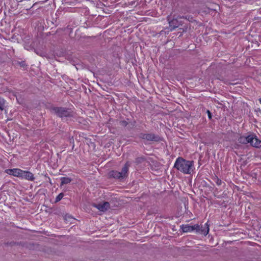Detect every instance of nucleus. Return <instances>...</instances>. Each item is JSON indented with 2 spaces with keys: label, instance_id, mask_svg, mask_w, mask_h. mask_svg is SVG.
<instances>
[{
  "label": "nucleus",
  "instance_id": "nucleus-1",
  "mask_svg": "<svg viewBox=\"0 0 261 261\" xmlns=\"http://www.w3.org/2000/svg\"><path fill=\"white\" fill-rule=\"evenodd\" d=\"M174 167L184 174H190L194 169L193 161H187L182 158H178Z\"/></svg>",
  "mask_w": 261,
  "mask_h": 261
},
{
  "label": "nucleus",
  "instance_id": "nucleus-2",
  "mask_svg": "<svg viewBox=\"0 0 261 261\" xmlns=\"http://www.w3.org/2000/svg\"><path fill=\"white\" fill-rule=\"evenodd\" d=\"M239 141L242 143H250L251 145L255 147L261 146V141L258 140L256 136L254 135H249L247 137H241L239 139Z\"/></svg>",
  "mask_w": 261,
  "mask_h": 261
},
{
  "label": "nucleus",
  "instance_id": "nucleus-3",
  "mask_svg": "<svg viewBox=\"0 0 261 261\" xmlns=\"http://www.w3.org/2000/svg\"><path fill=\"white\" fill-rule=\"evenodd\" d=\"M129 165L126 163L123 167L121 172L112 171L110 172V176L115 178L121 179L126 177L127 175V171Z\"/></svg>",
  "mask_w": 261,
  "mask_h": 261
},
{
  "label": "nucleus",
  "instance_id": "nucleus-4",
  "mask_svg": "<svg viewBox=\"0 0 261 261\" xmlns=\"http://www.w3.org/2000/svg\"><path fill=\"white\" fill-rule=\"evenodd\" d=\"M53 110L60 117L70 116V112L62 108H55Z\"/></svg>",
  "mask_w": 261,
  "mask_h": 261
},
{
  "label": "nucleus",
  "instance_id": "nucleus-5",
  "mask_svg": "<svg viewBox=\"0 0 261 261\" xmlns=\"http://www.w3.org/2000/svg\"><path fill=\"white\" fill-rule=\"evenodd\" d=\"M195 232L206 236L209 232V225L206 223L203 225H199V228L195 229Z\"/></svg>",
  "mask_w": 261,
  "mask_h": 261
},
{
  "label": "nucleus",
  "instance_id": "nucleus-6",
  "mask_svg": "<svg viewBox=\"0 0 261 261\" xmlns=\"http://www.w3.org/2000/svg\"><path fill=\"white\" fill-rule=\"evenodd\" d=\"M180 228L184 232H190L193 231H195V229L199 228V225L195 224L194 225H190L189 224L182 225Z\"/></svg>",
  "mask_w": 261,
  "mask_h": 261
},
{
  "label": "nucleus",
  "instance_id": "nucleus-7",
  "mask_svg": "<svg viewBox=\"0 0 261 261\" xmlns=\"http://www.w3.org/2000/svg\"><path fill=\"white\" fill-rule=\"evenodd\" d=\"M22 170L18 168H14L12 169H7L6 170V172L10 175H12L14 176L20 177L22 173Z\"/></svg>",
  "mask_w": 261,
  "mask_h": 261
},
{
  "label": "nucleus",
  "instance_id": "nucleus-8",
  "mask_svg": "<svg viewBox=\"0 0 261 261\" xmlns=\"http://www.w3.org/2000/svg\"><path fill=\"white\" fill-rule=\"evenodd\" d=\"M93 206L101 212H105L110 208V204L107 202H105L102 203H99L98 204H94Z\"/></svg>",
  "mask_w": 261,
  "mask_h": 261
},
{
  "label": "nucleus",
  "instance_id": "nucleus-9",
  "mask_svg": "<svg viewBox=\"0 0 261 261\" xmlns=\"http://www.w3.org/2000/svg\"><path fill=\"white\" fill-rule=\"evenodd\" d=\"M20 177L31 181H33L35 179L33 174L31 172L26 171H22Z\"/></svg>",
  "mask_w": 261,
  "mask_h": 261
},
{
  "label": "nucleus",
  "instance_id": "nucleus-10",
  "mask_svg": "<svg viewBox=\"0 0 261 261\" xmlns=\"http://www.w3.org/2000/svg\"><path fill=\"white\" fill-rule=\"evenodd\" d=\"M169 23L171 30H174L181 24L180 22H179L176 18L173 19L172 20L169 21Z\"/></svg>",
  "mask_w": 261,
  "mask_h": 261
},
{
  "label": "nucleus",
  "instance_id": "nucleus-11",
  "mask_svg": "<svg viewBox=\"0 0 261 261\" xmlns=\"http://www.w3.org/2000/svg\"><path fill=\"white\" fill-rule=\"evenodd\" d=\"M141 138L147 140H153L154 139V136L152 134H144L142 135Z\"/></svg>",
  "mask_w": 261,
  "mask_h": 261
},
{
  "label": "nucleus",
  "instance_id": "nucleus-12",
  "mask_svg": "<svg viewBox=\"0 0 261 261\" xmlns=\"http://www.w3.org/2000/svg\"><path fill=\"white\" fill-rule=\"evenodd\" d=\"M61 185L67 184L71 181V179L69 177H63L61 178Z\"/></svg>",
  "mask_w": 261,
  "mask_h": 261
},
{
  "label": "nucleus",
  "instance_id": "nucleus-13",
  "mask_svg": "<svg viewBox=\"0 0 261 261\" xmlns=\"http://www.w3.org/2000/svg\"><path fill=\"white\" fill-rule=\"evenodd\" d=\"M64 220L65 221L67 222V223L69 222L70 223H72V221H74V219L72 216L69 215H65Z\"/></svg>",
  "mask_w": 261,
  "mask_h": 261
},
{
  "label": "nucleus",
  "instance_id": "nucleus-14",
  "mask_svg": "<svg viewBox=\"0 0 261 261\" xmlns=\"http://www.w3.org/2000/svg\"><path fill=\"white\" fill-rule=\"evenodd\" d=\"M5 101L4 99L0 98V109L3 110L4 109Z\"/></svg>",
  "mask_w": 261,
  "mask_h": 261
},
{
  "label": "nucleus",
  "instance_id": "nucleus-15",
  "mask_svg": "<svg viewBox=\"0 0 261 261\" xmlns=\"http://www.w3.org/2000/svg\"><path fill=\"white\" fill-rule=\"evenodd\" d=\"M63 193H60L56 197V202L59 201L60 200H61L63 198Z\"/></svg>",
  "mask_w": 261,
  "mask_h": 261
},
{
  "label": "nucleus",
  "instance_id": "nucleus-16",
  "mask_svg": "<svg viewBox=\"0 0 261 261\" xmlns=\"http://www.w3.org/2000/svg\"><path fill=\"white\" fill-rule=\"evenodd\" d=\"M207 113L208 114V118L210 119H211L212 118V115H211V112H210V111L207 110Z\"/></svg>",
  "mask_w": 261,
  "mask_h": 261
},
{
  "label": "nucleus",
  "instance_id": "nucleus-17",
  "mask_svg": "<svg viewBox=\"0 0 261 261\" xmlns=\"http://www.w3.org/2000/svg\"><path fill=\"white\" fill-rule=\"evenodd\" d=\"M19 64H20V65L21 66H22V67H24L25 65V63L23 62H20V63H19Z\"/></svg>",
  "mask_w": 261,
  "mask_h": 261
},
{
  "label": "nucleus",
  "instance_id": "nucleus-18",
  "mask_svg": "<svg viewBox=\"0 0 261 261\" xmlns=\"http://www.w3.org/2000/svg\"><path fill=\"white\" fill-rule=\"evenodd\" d=\"M217 184L218 185H220L221 184V181H220V180H219V179H217Z\"/></svg>",
  "mask_w": 261,
  "mask_h": 261
},
{
  "label": "nucleus",
  "instance_id": "nucleus-19",
  "mask_svg": "<svg viewBox=\"0 0 261 261\" xmlns=\"http://www.w3.org/2000/svg\"><path fill=\"white\" fill-rule=\"evenodd\" d=\"M259 100L260 103H261V98H260V99H259Z\"/></svg>",
  "mask_w": 261,
  "mask_h": 261
}]
</instances>
